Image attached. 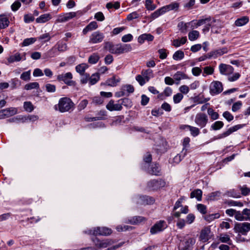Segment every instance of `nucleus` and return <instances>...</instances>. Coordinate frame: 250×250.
<instances>
[{
	"label": "nucleus",
	"mask_w": 250,
	"mask_h": 250,
	"mask_svg": "<svg viewBox=\"0 0 250 250\" xmlns=\"http://www.w3.org/2000/svg\"><path fill=\"white\" fill-rule=\"evenodd\" d=\"M179 7V3L177 2H173L169 4L164 6L152 13L149 19L152 21L159 16L171 10H177Z\"/></svg>",
	"instance_id": "obj_1"
},
{
	"label": "nucleus",
	"mask_w": 250,
	"mask_h": 250,
	"mask_svg": "<svg viewBox=\"0 0 250 250\" xmlns=\"http://www.w3.org/2000/svg\"><path fill=\"white\" fill-rule=\"evenodd\" d=\"M74 105V103L70 98L63 97L59 100L58 104H55L54 108L55 110L63 113L73 109Z\"/></svg>",
	"instance_id": "obj_2"
},
{
	"label": "nucleus",
	"mask_w": 250,
	"mask_h": 250,
	"mask_svg": "<svg viewBox=\"0 0 250 250\" xmlns=\"http://www.w3.org/2000/svg\"><path fill=\"white\" fill-rule=\"evenodd\" d=\"M92 241L95 248L88 247L84 250H97L107 248L114 243V241L110 239L101 240L97 238H94L92 239Z\"/></svg>",
	"instance_id": "obj_3"
},
{
	"label": "nucleus",
	"mask_w": 250,
	"mask_h": 250,
	"mask_svg": "<svg viewBox=\"0 0 250 250\" xmlns=\"http://www.w3.org/2000/svg\"><path fill=\"white\" fill-rule=\"evenodd\" d=\"M250 223L248 222L236 223L234 224V230L235 232L246 235L250 231Z\"/></svg>",
	"instance_id": "obj_4"
},
{
	"label": "nucleus",
	"mask_w": 250,
	"mask_h": 250,
	"mask_svg": "<svg viewBox=\"0 0 250 250\" xmlns=\"http://www.w3.org/2000/svg\"><path fill=\"white\" fill-rule=\"evenodd\" d=\"M112 230L106 227H96L89 231L88 234L94 235H108L112 233Z\"/></svg>",
	"instance_id": "obj_5"
},
{
	"label": "nucleus",
	"mask_w": 250,
	"mask_h": 250,
	"mask_svg": "<svg viewBox=\"0 0 250 250\" xmlns=\"http://www.w3.org/2000/svg\"><path fill=\"white\" fill-rule=\"evenodd\" d=\"M208 119L207 115L203 113H198L196 115L194 122L196 125L201 128L204 127L207 124Z\"/></svg>",
	"instance_id": "obj_6"
},
{
	"label": "nucleus",
	"mask_w": 250,
	"mask_h": 250,
	"mask_svg": "<svg viewBox=\"0 0 250 250\" xmlns=\"http://www.w3.org/2000/svg\"><path fill=\"white\" fill-rule=\"evenodd\" d=\"M195 239L191 237H187L183 241L180 242L179 246V250H191L192 246L195 244Z\"/></svg>",
	"instance_id": "obj_7"
},
{
	"label": "nucleus",
	"mask_w": 250,
	"mask_h": 250,
	"mask_svg": "<svg viewBox=\"0 0 250 250\" xmlns=\"http://www.w3.org/2000/svg\"><path fill=\"white\" fill-rule=\"evenodd\" d=\"M128 99H125L123 100L122 104L120 103H117L115 104L114 101L112 100H111L109 101V102L107 104L106 106V108L109 110V111H120L122 110V104L125 105V103H127L129 102Z\"/></svg>",
	"instance_id": "obj_8"
},
{
	"label": "nucleus",
	"mask_w": 250,
	"mask_h": 250,
	"mask_svg": "<svg viewBox=\"0 0 250 250\" xmlns=\"http://www.w3.org/2000/svg\"><path fill=\"white\" fill-rule=\"evenodd\" d=\"M26 53L25 52L20 53L19 52H15L13 54L10 55L7 59L9 63L14 62H20L21 61H25L26 60Z\"/></svg>",
	"instance_id": "obj_9"
},
{
	"label": "nucleus",
	"mask_w": 250,
	"mask_h": 250,
	"mask_svg": "<svg viewBox=\"0 0 250 250\" xmlns=\"http://www.w3.org/2000/svg\"><path fill=\"white\" fill-rule=\"evenodd\" d=\"M212 236L210 229L208 227H205L203 229L199 237V241L205 243L208 241Z\"/></svg>",
	"instance_id": "obj_10"
},
{
	"label": "nucleus",
	"mask_w": 250,
	"mask_h": 250,
	"mask_svg": "<svg viewBox=\"0 0 250 250\" xmlns=\"http://www.w3.org/2000/svg\"><path fill=\"white\" fill-rule=\"evenodd\" d=\"M104 37L103 33L99 31H95L89 37V42L92 44L101 42L103 41Z\"/></svg>",
	"instance_id": "obj_11"
},
{
	"label": "nucleus",
	"mask_w": 250,
	"mask_h": 250,
	"mask_svg": "<svg viewBox=\"0 0 250 250\" xmlns=\"http://www.w3.org/2000/svg\"><path fill=\"white\" fill-rule=\"evenodd\" d=\"M167 227V223L163 220L157 222L150 229L151 234H155L164 230Z\"/></svg>",
	"instance_id": "obj_12"
},
{
	"label": "nucleus",
	"mask_w": 250,
	"mask_h": 250,
	"mask_svg": "<svg viewBox=\"0 0 250 250\" xmlns=\"http://www.w3.org/2000/svg\"><path fill=\"white\" fill-rule=\"evenodd\" d=\"M72 78V74L70 72L60 74L57 76V79L59 81H63L65 84L69 85H72L74 83V82L71 81Z\"/></svg>",
	"instance_id": "obj_13"
},
{
	"label": "nucleus",
	"mask_w": 250,
	"mask_h": 250,
	"mask_svg": "<svg viewBox=\"0 0 250 250\" xmlns=\"http://www.w3.org/2000/svg\"><path fill=\"white\" fill-rule=\"evenodd\" d=\"M220 73L224 75L229 76L233 73L234 69L230 65L221 63L219 66Z\"/></svg>",
	"instance_id": "obj_14"
},
{
	"label": "nucleus",
	"mask_w": 250,
	"mask_h": 250,
	"mask_svg": "<svg viewBox=\"0 0 250 250\" xmlns=\"http://www.w3.org/2000/svg\"><path fill=\"white\" fill-rule=\"evenodd\" d=\"M223 90L222 83L218 81H214L211 83L210 91L212 94H217Z\"/></svg>",
	"instance_id": "obj_15"
},
{
	"label": "nucleus",
	"mask_w": 250,
	"mask_h": 250,
	"mask_svg": "<svg viewBox=\"0 0 250 250\" xmlns=\"http://www.w3.org/2000/svg\"><path fill=\"white\" fill-rule=\"evenodd\" d=\"M104 47L111 53L115 54L116 55L121 54L120 44L113 45L110 42H106L105 44Z\"/></svg>",
	"instance_id": "obj_16"
},
{
	"label": "nucleus",
	"mask_w": 250,
	"mask_h": 250,
	"mask_svg": "<svg viewBox=\"0 0 250 250\" xmlns=\"http://www.w3.org/2000/svg\"><path fill=\"white\" fill-rule=\"evenodd\" d=\"M243 125H235L229 128L226 131L224 132L222 134H220L217 136V139H220L225 137H226L232 133L238 130L241 128Z\"/></svg>",
	"instance_id": "obj_17"
},
{
	"label": "nucleus",
	"mask_w": 250,
	"mask_h": 250,
	"mask_svg": "<svg viewBox=\"0 0 250 250\" xmlns=\"http://www.w3.org/2000/svg\"><path fill=\"white\" fill-rule=\"evenodd\" d=\"M76 16V13L72 12L65 13L62 15H60L58 16L56 22H63L67 21L73 18Z\"/></svg>",
	"instance_id": "obj_18"
},
{
	"label": "nucleus",
	"mask_w": 250,
	"mask_h": 250,
	"mask_svg": "<svg viewBox=\"0 0 250 250\" xmlns=\"http://www.w3.org/2000/svg\"><path fill=\"white\" fill-rule=\"evenodd\" d=\"M134 89L132 85L130 84L125 85L122 87V91L116 93L117 97L124 96L126 94V92L128 93H132L134 92Z\"/></svg>",
	"instance_id": "obj_19"
},
{
	"label": "nucleus",
	"mask_w": 250,
	"mask_h": 250,
	"mask_svg": "<svg viewBox=\"0 0 250 250\" xmlns=\"http://www.w3.org/2000/svg\"><path fill=\"white\" fill-rule=\"evenodd\" d=\"M4 118H7L16 114L18 112L17 108L10 107L2 110Z\"/></svg>",
	"instance_id": "obj_20"
},
{
	"label": "nucleus",
	"mask_w": 250,
	"mask_h": 250,
	"mask_svg": "<svg viewBox=\"0 0 250 250\" xmlns=\"http://www.w3.org/2000/svg\"><path fill=\"white\" fill-rule=\"evenodd\" d=\"M193 22L194 21L189 22H184L182 21L178 23V27L181 32L185 33L190 26L191 27V25L193 24Z\"/></svg>",
	"instance_id": "obj_21"
},
{
	"label": "nucleus",
	"mask_w": 250,
	"mask_h": 250,
	"mask_svg": "<svg viewBox=\"0 0 250 250\" xmlns=\"http://www.w3.org/2000/svg\"><path fill=\"white\" fill-rule=\"evenodd\" d=\"M52 18V16L50 14L46 13L41 15L39 17L36 19V21L39 23H45Z\"/></svg>",
	"instance_id": "obj_22"
},
{
	"label": "nucleus",
	"mask_w": 250,
	"mask_h": 250,
	"mask_svg": "<svg viewBox=\"0 0 250 250\" xmlns=\"http://www.w3.org/2000/svg\"><path fill=\"white\" fill-rule=\"evenodd\" d=\"M154 39V37L150 34H144L139 36L138 38V42L142 44L145 41H152Z\"/></svg>",
	"instance_id": "obj_23"
},
{
	"label": "nucleus",
	"mask_w": 250,
	"mask_h": 250,
	"mask_svg": "<svg viewBox=\"0 0 250 250\" xmlns=\"http://www.w3.org/2000/svg\"><path fill=\"white\" fill-rule=\"evenodd\" d=\"M190 141V139L189 137H186L184 138L182 145L183 146V150L181 151V153H183V157H184L187 154V152L188 148L189 146V143Z\"/></svg>",
	"instance_id": "obj_24"
},
{
	"label": "nucleus",
	"mask_w": 250,
	"mask_h": 250,
	"mask_svg": "<svg viewBox=\"0 0 250 250\" xmlns=\"http://www.w3.org/2000/svg\"><path fill=\"white\" fill-rule=\"evenodd\" d=\"M54 46L60 53L64 52L68 50L67 44L62 41H59Z\"/></svg>",
	"instance_id": "obj_25"
},
{
	"label": "nucleus",
	"mask_w": 250,
	"mask_h": 250,
	"mask_svg": "<svg viewBox=\"0 0 250 250\" xmlns=\"http://www.w3.org/2000/svg\"><path fill=\"white\" fill-rule=\"evenodd\" d=\"M98 26L97 23L95 21L90 22L83 30V33L84 35L87 34L89 31L96 29Z\"/></svg>",
	"instance_id": "obj_26"
},
{
	"label": "nucleus",
	"mask_w": 250,
	"mask_h": 250,
	"mask_svg": "<svg viewBox=\"0 0 250 250\" xmlns=\"http://www.w3.org/2000/svg\"><path fill=\"white\" fill-rule=\"evenodd\" d=\"M145 220V218L142 216H134L128 219L126 223L131 225H138Z\"/></svg>",
	"instance_id": "obj_27"
},
{
	"label": "nucleus",
	"mask_w": 250,
	"mask_h": 250,
	"mask_svg": "<svg viewBox=\"0 0 250 250\" xmlns=\"http://www.w3.org/2000/svg\"><path fill=\"white\" fill-rule=\"evenodd\" d=\"M58 50L55 46L52 47L48 51L44 54V58H53L58 55Z\"/></svg>",
	"instance_id": "obj_28"
},
{
	"label": "nucleus",
	"mask_w": 250,
	"mask_h": 250,
	"mask_svg": "<svg viewBox=\"0 0 250 250\" xmlns=\"http://www.w3.org/2000/svg\"><path fill=\"white\" fill-rule=\"evenodd\" d=\"M9 21L8 18L3 15H0V29H4L8 26Z\"/></svg>",
	"instance_id": "obj_29"
},
{
	"label": "nucleus",
	"mask_w": 250,
	"mask_h": 250,
	"mask_svg": "<svg viewBox=\"0 0 250 250\" xmlns=\"http://www.w3.org/2000/svg\"><path fill=\"white\" fill-rule=\"evenodd\" d=\"M187 41L186 37H183L180 39L174 40L172 42V45L175 47H178L184 44Z\"/></svg>",
	"instance_id": "obj_30"
},
{
	"label": "nucleus",
	"mask_w": 250,
	"mask_h": 250,
	"mask_svg": "<svg viewBox=\"0 0 250 250\" xmlns=\"http://www.w3.org/2000/svg\"><path fill=\"white\" fill-rule=\"evenodd\" d=\"M141 74L144 77L147 82H148L150 79L154 77L153 72L150 69L143 70Z\"/></svg>",
	"instance_id": "obj_31"
},
{
	"label": "nucleus",
	"mask_w": 250,
	"mask_h": 250,
	"mask_svg": "<svg viewBox=\"0 0 250 250\" xmlns=\"http://www.w3.org/2000/svg\"><path fill=\"white\" fill-rule=\"evenodd\" d=\"M226 53H227V49L226 48L220 49L210 52L209 57L217 58Z\"/></svg>",
	"instance_id": "obj_32"
},
{
	"label": "nucleus",
	"mask_w": 250,
	"mask_h": 250,
	"mask_svg": "<svg viewBox=\"0 0 250 250\" xmlns=\"http://www.w3.org/2000/svg\"><path fill=\"white\" fill-rule=\"evenodd\" d=\"M249 19L247 17H243L238 19L235 22V24L237 26H242L249 22Z\"/></svg>",
	"instance_id": "obj_33"
},
{
	"label": "nucleus",
	"mask_w": 250,
	"mask_h": 250,
	"mask_svg": "<svg viewBox=\"0 0 250 250\" xmlns=\"http://www.w3.org/2000/svg\"><path fill=\"white\" fill-rule=\"evenodd\" d=\"M200 36L199 32L197 30H192L188 33V39L191 41H194L198 39Z\"/></svg>",
	"instance_id": "obj_34"
},
{
	"label": "nucleus",
	"mask_w": 250,
	"mask_h": 250,
	"mask_svg": "<svg viewBox=\"0 0 250 250\" xmlns=\"http://www.w3.org/2000/svg\"><path fill=\"white\" fill-rule=\"evenodd\" d=\"M120 82V79L119 77L113 76L110 79H109L107 82L106 83L111 86H115L118 83Z\"/></svg>",
	"instance_id": "obj_35"
},
{
	"label": "nucleus",
	"mask_w": 250,
	"mask_h": 250,
	"mask_svg": "<svg viewBox=\"0 0 250 250\" xmlns=\"http://www.w3.org/2000/svg\"><path fill=\"white\" fill-rule=\"evenodd\" d=\"M202 191L201 189H196L190 193V198H196L198 201H201L202 199Z\"/></svg>",
	"instance_id": "obj_36"
},
{
	"label": "nucleus",
	"mask_w": 250,
	"mask_h": 250,
	"mask_svg": "<svg viewBox=\"0 0 250 250\" xmlns=\"http://www.w3.org/2000/svg\"><path fill=\"white\" fill-rule=\"evenodd\" d=\"M209 20H210V18H206L205 19H201L196 22H195V21H194V22L193 23V24L191 25V28L193 29L195 27L196 28V27L200 26L203 24L207 23V22L208 21H209Z\"/></svg>",
	"instance_id": "obj_37"
},
{
	"label": "nucleus",
	"mask_w": 250,
	"mask_h": 250,
	"mask_svg": "<svg viewBox=\"0 0 250 250\" xmlns=\"http://www.w3.org/2000/svg\"><path fill=\"white\" fill-rule=\"evenodd\" d=\"M88 68V65L86 63H81L76 66V71L80 75H83L84 71Z\"/></svg>",
	"instance_id": "obj_38"
},
{
	"label": "nucleus",
	"mask_w": 250,
	"mask_h": 250,
	"mask_svg": "<svg viewBox=\"0 0 250 250\" xmlns=\"http://www.w3.org/2000/svg\"><path fill=\"white\" fill-rule=\"evenodd\" d=\"M209 100V98H205L204 97L203 95L201 94L195 97L193 99L194 102L198 104L206 103Z\"/></svg>",
	"instance_id": "obj_39"
},
{
	"label": "nucleus",
	"mask_w": 250,
	"mask_h": 250,
	"mask_svg": "<svg viewBox=\"0 0 250 250\" xmlns=\"http://www.w3.org/2000/svg\"><path fill=\"white\" fill-rule=\"evenodd\" d=\"M100 57L97 53H93L88 58V62L91 64H95L99 60Z\"/></svg>",
	"instance_id": "obj_40"
},
{
	"label": "nucleus",
	"mask_w": 250,
	"mask_h": 250,
	"mask_svg": "<svg viewBox=\"0 0 250 250\" xmlns=\"http://www.w3.org/2000/svg\"><path fill=\"white\" fill-rule=\"evenodd\" d=\"M132 50V47L129 44H120V53L123 54L126 53Z\"/></svg>",
	"instance_id": "obj_41"
},
{
	"label": "nucleus",
	"mask_w": 250,
	"mask_h": 250,
	"mask_svg": "<svg viewBox=\"0 0 250 250\" xmlns=\"http://www.w3.org/2000/svg\"><path fill=\"white\" fill-rule=\"evenodd\" d=\"M184 53L181 50L176 51L173 55L172 58L176 61H179L183 59L184 57Z\"/></svg>",
	"instance_id": "obj_42"
},
{
	"label": "nucleus",
	"mask_w": 250,
	"mask_h": 250,
	"mask_svg": "<svg viewBox=\"0 0 250 250\" xmlns=\"http://www.w3.org/2000/svg\"><path fill=\"white\" fill-rule=\"evenodd\" d=\"M160 168L157 164H154L151 166L150 169L149 170L148 172L153 175H158L160 173Z\"/></svg>",
	"instance_id": "obj_43"
},
{
	"label": "nucleus",
	"mask_w": 250,
	"mask_h": 250,
	"mask_svg": "<svg viewBox=\"0 0 250 250\" xmlns=\"http://www.w3.org/2000/svg\"><path fill=\"white\" fill-rule=\"evenodd\" d=\"M89 78V83L91 85L95 84L100 79V76L98 73H96L91 75Z\"/></svg>",
	"instance_id": "obj_44"
},
{
	"label": "nucleus",
	"mask_w": 250,
	"mask_h": 250,
	"mask_svg": "<svg viewBox=\"0 0 250 250\" xmlns=\"http://www.w3.org/2000/svg\"><path fill=\"white\" fill-rule=\"evenodd\" d=\"M39 88V84L37 82H32L25 84L24 89L29 90L33 89H37Z\"/></svg>",
	"instance_id": "obj_45"
},
{
	"label": "nucleus",
	"mask_w": 250,
	"mask_h": 250,
	"mask_svg": "<svg viewBox=\"0 0 250 250\" xmlns=\"http://www.w3.org/2000/svg\"><path fill=\"white\" fill-rule=\"evenodd\" d=\"M224 126V123L222 121H216L211 125V128L214 130L220 129Z\"/></svg>",
	"instance_id": "obj_46"
},
{
	"label": "nucleus",
	"mask_w": 250,
	"mask_h": 250,
	"mask_svg": "<svg viewBox=\"0 0 250 250\" xmlns=\"http://www.w3.org/2000/svg\"><path fill=\"white\" fill-rule=\"evenodd\" d=\"M188 130H189L190 132V134L193 137H196L198 136L200 133V130L198 127L191 126H188Z\"/></svg>",
	"instance_id": "obj_47"
},
{
	"label": "nucleus",
	"mask_w": 250,
	"mask_h": 250,
	"mask_svg": "<svg viewBox=\"0 0 250 250\" xmlns=\"http://www.w3.org/2000/svg\"><path fill=\"white\" fill-rule=\"evenodd\" d=\"M208 114L210 117L211 119L213 120H217L219 118V114L211 108L208 109Z\"/></svg>",
	"instance_id": "obj_48"
},
{
	"label": "nucleus",
	"mask_w": 250,
	"mask_h": 250,
	"mask_svg": "<svg viewBox=\"0 0 250 250\" xmlns=\"http://www.w3.org/2000/svg\"><path fill=\"white\" fill-rule=\"evenodd\" d=\"M157 180H153L150 181L147 184L148 188L152 190H156L158 189Z\"/></svg>",
	"instance_id": "obj_49"
},
{
	"label": "nucleus",
	"mask_w": 250,
	"mask_h": 250,
	"mask_svg": "<svg viewBox=\"0 0 250 250\" xmlns=\"http://www.w3.org/2000/svg\"><path fill=\"white\" fill-rule=\"evenodd\" d=\"M239 188L243 196H247L250 193V188L246 185L239 186Z\"/></svg>",
	"instance_id": "obj_50"
},
{
	"label": "nucleus",
	"mask_w": 250,
	"mask_h": 250,
	"mask_svg": "<svg viewBox=\"0 0 250 250\" xmlns=\"http://www.w3.org/2000/svg\"><path fill=\"white\" fill-rule=\"evenodd\" d=\"M219 240L222 243H226L229 244H230L229 242L231 241L229 235L226 233L221 234L219 236Z\"/></svg>",
	"instance_id": "obj_51"
},
{
	"label": "nucleus",
	"mask_w": 250,
	"mask_h": 250,
	"mask_svg": "<svg viewBox=\"0 0 250 250\" xmlns=\"http://www.w3.org/2000/svg\"><path fill=\"white\" fill-rule=\"evenodd\" d=\"M23 107L25 110L27 112H32L34 108L32 104L30 102H25L23 104Z\"/></svg>",
	"instance_id": "obj_52"
},
{
	"label": "nucleus",
	"mask_w": 250,
	"mask_h": 250,
	"mask_svg": "<svg viewBox=\"0 0 250 250\" xmlns=\"http://www.w3.org/2000/svg\"><path fill=\"white\" fill-rule=\"evenodd\" d=\"M173 78L176 81H180L182 79H187V77L183 72L178 71L174 75Z\"/></svg>",
	"instance_id": "obj_53"
},
{
	"label": "nucleus",
	"mask_w": 250,
	"mask_h": 250,
	"mask_svg": "<svg viewBox=\"0 0 250 250\" xmlns=\"http://www.w3.org/2000/svg\"><path fill=\"white\" fill-rule=\"evenodd\" d=\"M220 217V215L219 213H216L208 215L206 216L205 219L208 222H211L215 219H218Z\"/></svg>",
	"instance_id": "obj_54"
},
{
	"label": "nucleus",
	"mask_w": 250,
	"mask_h": 250,
	"mask_svg": "<svg viewBox=\"0 0 250 250\" xmlns=\"http://www.w3.org/2000/svg\"><path fill=\"white\" fill-rule=\"evenodd\" d=\"M20 78L25 81H29L31 79V71L28 70L23 72L20 77Z\"/></svg>",
	"instance_id": "obj_55"
},
{
	"label": "nucleus",
	"mask_w": 250,
	"mask_h": 250,
	"mask_svg": "<svg viewBox=\"0 0 250 250\" xmlns=\"http://www.w3.org/2000/svg\"><path fill=\"white\" fill-rule=\"evenodd\" d=\"M220 192L219 191L213 192L208 196V200H215L218 199L220 196Z\"/></svg>",
	"instance_id": "obj_56"
},
{
	"label": "nucleus",
	"mask_w": 250,
	"mask_h": 250,
	"mask_svg": "<svg viewBox=\"0 0 250 250\" xmlns=\"http://www.w3.org/2000/svg\"><path fill=\"white\" fill-rule=\"evenodd\" d=\"M145 6L148 10H153L156 8V6L152 3L151 0H146Z\"/></svg>",
	"instance_id": "obj_57"
},
{
	"label": "nucleus",
	"mask_w": 250,
	"mask_h": 250,
	"mask_svg": "<svg viewBox=\"0 0 250 250\" xmlns=\"http://www.w3.org/2000/svg\"><path fill=\"white\" fill-rule=\"evenodd\" d=\"M214 72V69L211 66H206L204 68L203 76H206L207 75H211Z\"/></svg>",
	"instance_id": "obj_58"
},
{
	"label": "nucleus",
	"mask_w": 250,
	"mask_h": 250,
	"mask_svg": "<svg viewBox=\"0 0 250 250\" xmlns=\"http://www.w3.org/2000/svg\"><path fill=\"white\" fill-rule=\"evenodd\" d=\"M36 41V39L34 38L25 39L22 43V46H26L29 45L35 42Z\"/></svg>",
	"instance_id": "obj_59"
},
{
	"label": "nucleus",
	"mask_w": 250,
	"mask_h": 250,
	"mask_svg": "<svg viewBox=\"0 0 250 250\" xmlns=\"http://www.w3.org/2000/svg\"><path fill=\"white\" fill-rule=\"evenodd\" d=\"M235 219L238 221H245V218L244 217L242 211H236L235 216Z\"/></svg>",
	"instance_id": "obj_60"
},
{
	"label": "nucleus",
	"mask_w": 250,
	"mask_h": 250,
	"mask_svg": "<svg viewBox=\"0 0 250 250\" xmlns=\"http://www.w3.org/2000/svg\"><path fill=\"white\" fill-rule=\"evenodd\" d=\"M136 80L139 83L140 85H144L147 81L144 77L141 75H138L136 76Z\"/></svg>",
	"instance_id": "obj_61"
},
{
	"label": "nucleus",
	"mask_w": 250,
	"mask_h": 250,
	"mask_svg": "<svg viewBox=\"0 0 250 250\" xmlns=\"http://www.w3.org/2000/svg\"><path fill=\"white\" fill-rule=\"evenodd\" d=\"M183 98V95L180 93H178L173 96V102L175 104L179 103Z\"/></svg>",
	"instance_id": "obj_62"
},
{
	"label": "nucleus",
	"mask_w": 250,
	"mask_h": 250,
	"mask_svg": "<svg viewBox=\"0 0 250 250\" xmlns=\"http://www.w3.org/2000/svg\"><path fill=\"white\" fill-rule=\"evenodd\" d=\"M240 77V74L239 73H235L232 74L228 76V80L229 82H234L237 80Z\"/></svg>",
	"instance_id": "obj_63"
},
{
	"label": "nucleus",
	"mask_w": 250,
	"mask_h": 250,
	"mask_svg": "<svg viewBox=\"0 0 250 250\" xmlns=\"http://www.w3.org/2000/svg\"><path fill=\"white\" fill-rule=\"evenodd\" d=\"M244 217L245 218V221H250V209L246 208L242 210Z\"/></svg>",
	"instance_id": "obj_64"
}]
</instances>
